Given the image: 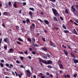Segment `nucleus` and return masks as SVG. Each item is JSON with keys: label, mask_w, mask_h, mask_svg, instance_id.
<instances>
[{"label": "nucleus", "mask_w": 78, "mask_h": 78, "mask_svg": "<svg viewBox=\"0 0 78 78\" xmlns=\"http://www.w3.org/2000/svg\"><path fill=\"white\" fill-rule=\"evenodd\" d=\"M45 64H52V61L51 60H48L47 62L45 61Z\"/></svg>", "instance_id": "4"}, {"label": "nucleus", "mask_w": 78, "mask_h": 78, "mask_svg": "<svg viewBox=\"0 0 78 78\" xmlns=\"http://www.w3.org/2000/svg\"><path fill=\"white\" fill-rule=\"evenodd\" d=\"M71 8L72 9L73 12H75V11H76V9L74 8V5H73Z\"/></svg>", "instance_id": "10"}, {"label": "nucleus", "mask_w": 78, "mask_h": 78, "mask_svg": "<svg viewBox=\"0 0 78 78\" xmlns=\"http://www.w3.org/2000/svg\"><path fill=\"white\" fill-rule=\"evenodd\" d=\"M4 48L6 50L7 49V46H5L4 47Z\"/></svg>", "instance_id": "60"}, {"label": "nucleus", "mask_w": 78, "mask_h": 78, "mask_svg": "<svg viewBox=\"0 0 78 78\" xmlns=\"http://www.w3.org/2000/svg\"><path fill=\"white\" fill-rule=\"evenodd\" d=\"M8 4L9 6H11V2L10 1L9 2Z\"/></svg>", "instance_id": "38"}, {"label": "nucleus", "mask_w": 78, "mask_h": 78, "mask_svg": "<svg viewBox=\"0 0 78 78\" xmlns=\"http://www.w3.org/2000/svg\"><path fill=\"white\" fill-rule=\"evenodd\" d=\"M44 59H47V57L46 55L44 56Z\"/></svg>", "instance_id": "55"}, {"label": "nucleus", "mask_w": 78, "mask_h": 78, "mask_svg": "<svg viewBox=\"0 0 78 78\" xmlns=\"http://www.w3.org/2000/svg\"><path fill=\"white\" fill-rule=\"evenodd\" d=\"M19 77L21 78V74H18Z\"/></svg>", "instance_id": "63"}, {"label": "nucleus", "mask_w": 78, "mask_h": 78, "mask_svg": "<svg viewBox=\"0 0 78 78\" xmlns=\"http://www.w3.org/2000/svg\"><path fill=\"white\" fill-rule=\"evenodd\" d=\"M51 2H56V0H49Z\"/></svg>", "instance_id": "44"}, {"label": "nucleus", "mask_w": 78, "mask_h": 78, "mask_svg": "<svg viewBox=\"0 0 78 78\" xmlns=\"http://www.w3.org/2000/svg\"><path fill=\"white\" fill-rule=\"evenodd\" d=\"M62 27L64 29H66V27L65 26V25L63 24L62 25Z\"/></svg>", "instance_id": "28"}, {"label": "nucleus", "mask_w": 78, "mask_h": 78, "mask_svg": "<svg viewBox=\"0 0 78 78\" xmlns=\"http://www.w3.org/2000/svg\"><path fill=\"white\" fill-rule=\"evenodd\" d=\"M10 66H9V69H11V67H14V66L12 64H10Z\"/></svg>", "instance_id": "21"}, {"label": "nucleus", "mask_w": 78, "mask_h": 78, "mask_svg": "<svg viewBox=\"0 0 78 78\" xmlns=\"http://www.w3.org/2000/svg\"><path fill=\"white\" fill-rule=\"evenodd\" d=\"M26 72L27 73V75L29 78L30 77L31 75V71L29 69H27L26 70Z\"/></svg>", "instance_id": "2"}, {"label": "nucleus", "mask_w": 78, "mask_h": 78, "mask_svg": "<svg viewBox=\"0 0 78 78\" xmlns=\"http://www.w3.org/2000/svg\"><path fill=\"white\" fill-rule=\"evenodd\" d=\"M65 12H66V14H69V12H68V10H67V9H66Z\"/></svg>", "instance_id": "31"}, {"label": "nucleus", "mask_w": 78, "mask_h": 78, "mask_svg": "<svg viewBox=\"0 0 78 78\" xmlns=\"http://www.w3.org/2000/svg\"><path fill=\"white\" fill-rule=\"evenodd\" d=\"M44 23H46V24H47V25H48V24H49V22H48V21L45 20H44Z\"/></svg>", "instance_id": "11"}, {"label": "nucleus", "mask_w": 78, "mask_h": 78, "mask_svg": "<svg viewBox=\"0 0 78 78\" xmlns=\"http://www.w3.org/2000/svg\"><path fill=\"white\" fill-rule=\"evenodd\" d=\"M63 51H64V53L65 54L66 56H67L68 55V52L67 51H66V50H64Z\"/></svg>", "instance_id": "16"}, {"label": "nucleus", "mask_w": 78, "mask_h": 78, "mask_svg": "<svg viewBox=\"0 0 78 78\" xmlns=\"http://www.w3.org/2000/svg\"><path fill=\"white\" fill-rule=\"evenodd\" d=\"M0 66H1L2 67H4V65H3V64L2 63H0Z\"/></svg>", "instance_id": "34"}, {"label": "nucleus", "mask_w": 78, "mask_h": 78, "mask_svg": "<svg viewBox=\"0 0 78 78\" xmlns=\"http://www.w3.org/2000/svg\"><path fill=\"white\" fill-rule=\"evenodd\" d=\"M3 41L5 42H7V41H8V38H5Z\"/></svg>", "instance_id": "18"}, {"label": "nucleus", "mask_w": 78, "mask_h": 78, "mask_svg": "<svg viewBox=\"0 0 78 78\" xmlns=\"http://www.w3.org/2000/svg\"><path fill=\"white\" fill-rule=\"evenodd\" d=\"M50 42L51 44V46H52V47H56V44H55V43H53V42L51 41H50Z\"/></svg>", "instance_id": "6"}, {"label": "nucleus", "mask_w": 78, "mask_h": 78, "mask_svg": "<svg viewBox=\"0 0 78 78\" xmlns=\"http://www.w3.org/2000/svg\"><path fill=\"white\" fill-rule=\"evenodd\" d=\"M5 65L6 67H9V65L8 63H6Z\"/></svg>", "instance_id": "54"}, {"label": "nucleus", "mask_w": 78, "mask_h": 78, "mask_svg": "<svg viewBox=\"0 0 78 78\" xmlns=\"http://www.w3.org/2000/svg\"><path fill=\"white\" fill-rule=\"evenodd\" d=\"M20 67H21V68H23L24 67V66L22 65H21Z\"/></svg>", "instance_id": "58"}, {"label": "nucleus", "mask_w": 78, "mask_h": 78, "mask_svg": "<svg viewBox=\"0 0 78 78\" xmlns=\"http://www.w3.org/2000/svg\"><path fill=\"white\" fill-rule=\"evenodd\" d=\"M53 19L54 21H56V22H58V20L57 19V18L56 17H54L53 18Z\"/></svg>", "instance_id": "13"}, {"label": "nucleus", "mask_w": 78, "mask_h": 78, "mask_svg": "<svg viewBox=\"0 0 78 78\" xmlns=\"http://www.w3.org/2000/svg\"><path fill=\"white\" fill-rule=\"evenodd\" d=\"M2 27H4V28H5V24H4V23H2Z\"/></svg>", "instance_id": "42"}, {"label": "nucleus", "mask_w": 78, "mask_h": 78, "mask_svg": "<svg viewBox=\"0 0 78 78\" xmlns=\"http://www.w3.org/2000/svg\"><path fill=\"white\" fill-rule=\"evenodd\" d=\"M24 53L25 55H28V50H26V51H24Z\"/></svg>", "instance_id": "26"}, {"label": "nucleus", "mask_w": 78, "mask_h": 78, "mask_svg": "<svg viewBox=\"0 0 78 78\" xmlns=\"http://www.w3.org/2000/svg\"><path fill=\"white\" fill-rule=\"evenodd\" d=\"M41 15H44V12H41Z\"/></svg>", "instance_id": "61"}, {"label": "nucleus", "mask_w": 78, "mask_h": 78, "mask_svg": "<svg viewBox=\"0 0 78 78\" xmlns=\"http://www.w3.org/2000/svg\"><path fill=\"white\" fill-rule=\"evenodd\" d=\"M18 40L19 41H21V42H23V40L22 39H21L20 38H19L18 39Z\"/></svg>", "instance_id": "20"}, {"label": "nucleus", "mask_w": 78, "mask_h": 78, "mask_svg": "<svg viewBox=\"0 0 78 78\" xmlns=\"http://www.w3.org/2000/svg\"><path fill=\"white\" fill-rule=\"evenodd\" d=\"M14 52V49H13V48H10L9 51H8V53H13Z\"/></svg>", "instance_id": "7"}, {"label": "nucleus", "mask_w": 78, "mask_h": 78, "mask_svg": "<svg viewBox=\"0 0 78 78\" xmlns=\"http://www.w3.org/2000/svg\"><path fill=\"white\" fill-rule=\"evenodd\" d=\"M59 72L60 73H63V71H62V70H61L59 71Z\"/></svg>", "instance_id": "47"}, {"label": "nucleus", "mask_w": 78, "mask_h": 78, "mask_svg": "<svg viewBox=\"0 0 78 78\" xmlns=\"http://www.w3.org/2000/svg\"><path fill=\"white\" fill-rule=\"evenodd\" d=\"M27 40L28 41H29V42H31V40L30 38H28L27 39Z\"/></svg>", "instance_id": "39"}, {"label": "nucleus", "mask_w": 78, "mask_h": 78, "mask_svg": "<svg viewBox=\"0 0 78 78\" xmlns=\"http://www.w3.org/2000/svg\"><path fill=\"white\" fill-rule=\"evenodd\" d=\"M16 62L17 63V64H20V62L17 60L16 61Z\"/></svg>", "instance_id": "48"}, {"label": "nucleus", "mask_w": 78, "mask_h": 78, "mask_svg": "<svg viewBox=\"0 0 78 78\" xmlns=\"http://www.w3.org/2000/svg\"><path fill=\"white\" fill-rule=\"evenodd\" d=\"M52 10L53 11L54 14L55 15V16H56V14L58 15V11L56 10V9H55L53 8H52Z\"/></svg>", "instance_id": "3"}, {"label": "nucleus", "mask_w": 78, "mask_h": 78, "mask_svg": "<svg viewBox=\"0 0 78 78\" xmlns=\"http://www.w3.org/2000/svg\"><path fill=\"white\" fill-rule=\"evenodd\" d=\"M65 33H69V31L67 30H64Z\"/></svg>", "instance_id": "32"}, {"label": "nucleus", "mask_w": 78, "mask_h": 78, "mask_svg": "<svg viewBox=\"0 0 78 78\" xmlns=\"http://www.w3.org/2000/svg\"><path fill=\"white\" fill-rule=\"evenodd\" d=\"M71 55L72 56L73 58H75V55H74L73 54H72V53H71Z\"/></svg>", "instance_id": "23"}, {"label": "nucleus", "mask_w": 78, "mask_h": 78, "mask_svg": "<svg viewBox=\"0 0 78 78\" xmlns=\"http://www.w3.org/2000/svg\"><path fill=\"white\" fill-rule=\"evenodd\" d=\"M13 5L15 8H17V5H16V2H14V4H13Z\"/></svg>", "instance_id": "19"}, {"label": "nucleus", "mask_w": 78, "mask_h": 78, "mask_svg": "<svg viewBox=\"0 0 78 78\" xmlns=\"http://www.w3.org/2000/svg\"><path fill=\"white\" fill-rule=\"evenodd\" d=\"M75 6H76V8H78V5H75Z\"/></svg>", "instance_id": "64"}, {"label": "nucleus", "mask_w": 78, "mask_h": 78, "mask_svg": "<svg viewBox=\"0 0 78 78\" xmlns=\"http://www.w3.org/2000/svg\"><path fill=\"white\" fill-rule=\"evenodd\" d=\"M29 50H30V51H32V50H33V49H32V48H29Z\"/></svg>", "instance_id": "62"}, {"label": "nucleus", "mask_w": 78, "mask_h": 78, "mask_svg": "<svg viewBox=\"0 0 78 78\" xmlns=\"http://www.w3.org/2000/svg\"><path fill=\"white\" fill-rule=\"evenodd\" d=\"M48 68H49V69H51L52 68V66L50 65L48 66Z\"/></svg>", "instance_id": "30"}, {"label": "nucleus", "mask_w": 78, "mask_h": 78, "mask_svg": "<svg viewBox=\"0 0 78 78\" xmlns=\"http://www.w3.org/2000/svg\"><path fill=\"white\" fill-rule=\"evenodd\" d=\"M38 20H39V21H40V22H41V23H43V22H42V20H41L40 19H38Z\"/></svg>", "instance_id": "50"}, {"label": "nucleus", "mask_w": 78, "mask_h": 78, "mask_svg": "<svg viewBox=\"0 0 78 78\" xmlns=\"http://www.w3.org/2000/svg\"><path fill=\"white\" fill-rule=\"evenodd\" d=\"M34 29H35V24L34 23H33L32 24V26H30V31H33Z\"/></svg>", "instance_id": "1"}, {"label": "nucleus", "mask_w": 78, "mask_h": 78, "mask_svg": "<svg viewBox=\"0 0 78 78\" xmlns=\"http://www.w3.org/2000/svg\"><path fill=\"white\" fill-rule=\"evenodd\" d=\"M30 67L31 68V70H34V68H33V67H32L31 66H30Z\"/></svg>", "instance_id": "51"}, {"label": "nucleus", "mask_w": 78, "mask_h": 78, "mask_svg": "<svg viewBox=\"0 0 78 78\" xmlns=\"http://www.w3.org/2000/svg\"><path fill=\"white\" fill-rule=\"evenodd\" d=\"M2 38H1L0 40V44H2Z\"/></svg>", "instance_id": "41"}, {"label": "nucleus", "mask_w": 78, "mask_h": 78, "mask_svg": "<svg viewBox=\"0 0 78 78\" xmlns=\"http://www.w3.org/2000/svg\"><path fill=\"white\" fill-rule=\"evenodd\" d=\"M76 76H77V74L76 73H75L73 75V77L74 78H76Z\"/></svg>", "instance_id": "29"}, {"label": "nucleus", "mask_w": 78, "mask_h": 78, "mask_svg": "<svg viewBox=\"0 0 78 78\" xmlns=\"http://www.w3.org/2000/svg\"><path fill=\"white\" fill-rule=\"evenodd\" d=\"M26 22H27V23H29L30 22V20L29 19H27L26 20Z\"/></svg>", "instance_id": "25"}, {"label": "nucleus", "mask_w": 78, "mask_h": 78, "mask_svg": "<svg viewBox=\"0 0 78 78\" xmlns=\"http://www.w3.org/2000/svg\"><path fill=\"white\" fill-rule=\"evenodd\" d=\"M22 22H23V23H26V21L25 20H23Z\"/></svg>", "instance_id": "53"}, {"label": "nucleus", "mask_w": 78, "mask_h": 78, "mask_svg": "<svg viewBox=\"0 0 78 78\" xmlns=\"http://www.w3.org/2000/svg\"><path fill=\"white\" fill-rule=\"evenodd\" d=\"M4 15L6 16L7 15H9V12H5L3 13Z\"/></svg>", "instance_id": "15"}, {"label": "nucleus", "mask_w": 78, "mask_h": 78, "mask_svg": "<svg viewBox=\"0 0 78 78\" xmlns=\"http://www.w3.org/2000/svg\"><path fill=\"white\" fill-rule=\"evenodd\" d=\"M16 30H17L18 31L19 30V26H16Z\"/></svg>", "instance_id": "27"}, {"label": "nucleus", "mask_w": 78, "mask_h": 78, "mask_svg": "<svg viewBox=\"0 0 78 78\" xmlns=\"http://www.w3.org/2000/svg\"><path fill=\"white\" fill-rule=\"evenodd\" d=\"M38 59L39 60V61L40 62H42L43 63H44V64H45V60H44L42 59H41V58H38Z\"/></svg>", "instance_id": "5"}, {"label": "nucleus", "mask_w": 78, "mask_h": 78, "mask_svg": "<svg viewBox=\"0 0 78 78\" xmlns=\"http://www.w3.org/2000/svg\"><path fill=\"white\" fill-rule=\"evenodd\" d=\"M74 13L75 15H76V16H78V13L77 12H74Z\"/></svg>", "instance_id": "36"}, {"label": "nucleus", "mask_w": 78, "mask_h": 78, "mask_svg": "<svg viewBox=\"0 0 78 78\" xmlns=\"http://www.w3.org/2000/svg\"><path fill=\"white\" fill-rule=\"evenodd\" d=\"M47 56H48V58H50V56H51V55L49 54V53H47Z\"/></svg>", "instance_id": "24"}, {"label": "nucleus", "mask_w": 78, "mask_h": 78, "mask_svg": "<svg viewBox=\"0 0 78 78\" xmlns=\"http://www.w3.org/2000/svg\"><path fill=\"white\" fill-rule=\"evenodd\" d=\"M59 67L60 68V69H63V66H62V64L61 63L60 64H59Z\"/></svg>", "instance_id": "12"}, {"label": "nucleus", "mask_w": 78, "mask_h": 78, "mask_svg": "<svg viewBox=\"0 0 78 78\" xmlns=\"http://www.w3.org/2000/svg\"><path fill=\"white\" fill-rule=\"evenodd\" d=\"M20 59H21V61H23V57L20 56Z\"/></svg>", "instance_id": "35"}, {"label": "nucleus", "mask_w": 78, "mask_h": 78, "mask_svg": "<svg viewBox=\"0 0 78 78\" xmlns=\"http://www.w3.org/2000/svg\"><path fill=\"white\" fill-rule=\"evenodd\" d=\"M32 43H34V42H36V40H35V38H33L32 39Z\"/></svg>", "instance_id": "17"}, {"label": "nucleus", "mask_w": 78, "mask_h": 78, "mask_svg": "<svg viewBox=\"0 0 78 78\" xmlns=\"http://www.w3.org/2000/svg\"><path fill=\"white\" fill-rule=\"evenodd\" d=\"M67 76V77H68V78H70V75H69L67 74L66 75Z\"/></svg>", "instance_id": "49"}, {"label": "nucleus", "mask_w": 78, "mask_h": 78, "mask_svg": "<svg viewBox=\"0 0 78 78\" xmlns=\"http://www.w3.org/2000/svg\"><path fill=\"white\" fill-rule=\"evenodd\" d=\"M73 61L75 64H77V63H78V60L76 59L75 58H73Z\"/></svg>", "instance_id": "9"}, {"label": "nucleus", "mask_w": 78, "mask_h": 78, "mask_svg": "<svg viewBox=\"0 0 78 78\" xmlns=\"http://www.w3.org/2000/svg\"><path fill=\"white\" fill-rule=\"evenodd\" d=\"M51 3L52 4L51 5L52 7H55V4H54L53 3H52V2H51Z\"/></svg>", "instance_id": "40"}, {"label": "nucleus", "mask_w": 78, "mask_h": 78, "mask_svg": "<svg viewBox=\"0 0 78 78\" xmlns=\"http://www.w3.org/2000/svg\"><path fill=\"white\" fill-rule=\"evenodd\" d=\"M42 40H43V41L44 42H46V41H45V39L44 37H43L42 38Z\"/></svg>", "instance_id": "33"}, {"label": "nucleus", "mask_w": 78, "mask_h": 78, "mask_svg": "<svg viewBox=\"0 0 78 78\" xmlns=\"http://www.w3.org/2000/svg\"><path fill=\"white\" fill-rule=\"evenodd\" d=\"M60 19L62 20H64V19H63V18H62V17L61 16L60 17Z\"/></svg>", "instance_id": "52"}, {"label": "nucleus", "mask_w": 78, "mask_h": 78, "mask_svg": "<svg viewBox=\"0 0 78 78\" xmlns=\"http://www.w3.org/2000/svg\"><path fill=\"white\" fill-rule=\"evenodd\" d=\"M41 49H42V50H44V51H46L47 50V48H45V47H44V48H42Z\"/></svg>", "instance_id": "14"}, {"label": "nucleus", "mask_w": 78, "mask_h": 78, "mask_svg": "<svg viewBox=\"0 0 78 78\" xmlns=\"http://www.w3.org/2000/svg\"><path fill=\"white\" fill-rule=\"evenodd\" d=\"M29 14L30 16L31 19H33V12L31 11H30L29 12Z\"/></svg>", "instance_id": "8"}, {"label": "nucleus", "mask_w": 78, "mask_h": 78, "mask_svg": "<svg viewBox=\"0 0 78 78\" xmlns=\"http://www.w3.org/2000/svg\"><path fill=\"white\" fill-rule=\"evenodd\" d=\"M39 76H41V75H42V76H43V74H42V73H39Z\"/></svg>", "instance_id": "57"}, {"label": "nucleus", "mask_w": 78, "mask_h": 78, "mask_svg": "<svg viewBox=\"0 0 78 78\" xmlns=\"http://www.w3.org/2000/svg\"><path fill=\"white\" fill-rule=\"evenodd\" d=\"M15 74L16 75V76H18V74H17V72L16 71H15Z\"/></svg>", "instance_id": "43"}, {"label": "nucleus", "mask_w": 78, "mask_h": 78, "mask_svg": "<svg viewBox=\"0 0 78 78\" xmlns=\"http://www.w3.org/2000/svg\"><path fill=\"white\" fill-rule=\"evenodd\" d=\"M5 70H6V71H8V70H9V69H8L7 68H5Z\"/></svg>", "instance_id": "59"}, {"label": "nucleus", "mask_w": 78, "mask_h": 78, "mask_svg": "<svg viewBox=\"0 0 78 78\" xmlns=\"http://www.w3.org/2000/svg\"><path fill=\"white\" fill-rule=\"evenodd\" d=\"M32 54H33V55H35L36 54V52H34V51H32Z\"/></svg>", "instance_id": "45"}, {"label": "nucleus", "mask_w": 78, "mask_h": 78, "mask_svg": "<svg viewBox=\"0 0 78 78\" xmlns=\"http://www.w3.org/2000/svg\"><path fill=\"white\" fill-rule=\"evenodd\" d=\"M23 4L24 6H25L26 5H27V3H26V2H23Z\"/></svg>", "instance_id": "56"}, {"label": "nucleus", "mask_w": 78, "mask_h": 78, "mask_svg": "<svg viewBox=\"0 0 78 78\" xmlns=\"http://www.w3.org/2000/svg\"><path fill=\"white\" fill-rule=\"evenodd\" d=\"M16 42L17 44H18V45H20L21 44V43H20L19 41H17Z\"/></svg>", "instance_id": "37"}, {"label": "nucleus", "mask_w": 78, "mask_h": 78, "mask_svg": "<svg viewBox=\"0 0 78 78\" xmlns=\"http://www.w3.org/2000/svg\"><path fill=\"white\" fill-rule=\"evenodd\" d=\"M38 45L37 44H35L34 45V47H38Z\"/></svg>", "instance_id": "46"}, {"label": "nucleus", "mask_w": 78, "mask_h": 78, "mask_svg": "<svg viewBox=\"0 0 78 78\" xmlns=\"http://www.w3.org/2000/svg\"><path fill=\"white\" fill-rule=\"evenodd\" d=\"M29 9H30V10H32V11H34V9L33 8L30 7L29 8Z\"/></svg>", "instance_id": "22"}]
</instances>
